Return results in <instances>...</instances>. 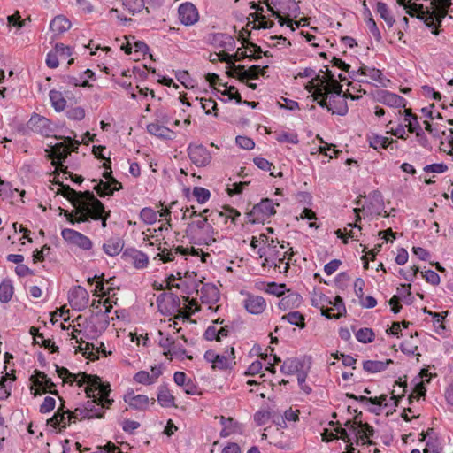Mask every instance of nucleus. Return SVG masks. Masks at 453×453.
Instances as JSON below:
<instances>
[{
    "label": "nucleus",
    "instance_id": "7c9ffc66",
    "mask_svg": "<svg viewBox=\"0 0 453 453\" xmlns=\"http://www.w3.org/2000/svg\"><path fill=\"white\" fill-rule=\"evenodd\" d=\"M13 296V286L11 280H3L0 284V301L8 303Z\"/></svg>",
    "mask_w": 453,
    "mask_h": 453
},
{
    "label": "nucleus",
    "instance_id": "72a5a7b5",
    "mask_svg": "<svg viewBox=\"0 0 453 453\" xmlns=\"http://www.w3.org/2000/svg\"><path fill=\"white\" fill-rule=\"evenodd\" d=\"M282 319L288 320L290 324L300 328L305 326L304 317L299 311H291L282 317Z\"/></svg>",
    "mask_w": 453,
    "mask_h": 453
},
{
    "label": "nucleus",
    "instance_id": "774afa93",
    "mask_svg": "<svg viewBox=\"0 0 453 453\" xmlns=\"http://www.w3.org/2000/svg\"><path fill=\"white\" fill-rule=\"evenodd\" d=\"M341 264L340 260L334 259L324 266V271L327 275H331L338 269Z\"/></svg>",
    "mask_w": 453,
    "mask_h": 453
},
{
    "label": "nucleus",
    "instance_id": "c756f323",
    "mask_svg": "<svg viewBox=\"0 0 453 453\" xmlns=\"http://www.w3.org/2000/svg\"><path fill=\"white\" fill-rule=\"evenodd\" d=\"M49 96L51 104L57 111H61L65 108L66 101L61 92L50 90Z\"/></svg>",
    "mask_w": 453,
    "mask_h": 453
},
{
    "label": "nucleus",
    "instance_id": "c03bdc74",
    "mask_svg": "<svg viewBox=\"0 0 453 453\" xmlns=\"http://www.w3.org/2000/svg\"><path fill=\"white\" fill-rule=\"evenodd\" d=\"M68 119L73 120H81L85 117V111L81 107H74L67 111Z\"/></svg>",
    "mask_w": 453,
    "mask_h": 453
},
{
    "label": "nucleus",
    "instance_id": "0eeeda50",
    "mask_svg": "<svg viewBox=\"0 0 453 453\" xmlns=\"http://www.w3.org/2000/svg\"><path fill=\"white\" fill-rule=\"evenodd\" d=\"M72 143L71 138H67L64 142L56 143L51 148L50 157L53 159L52 164L56 167V171L63 170L65 167L62 164V160L65 159L67 156L70 154V147L69 145Z\"/></svg>",
    "mask_w": 453,
    "mask_h": 453
},
{
    "label": "nucleus",
    "instance_id": "de8ad7c7",
    "mask_svg": "<svg viewBox=\"0 0 453 453\" xmlns=\"http://www.w3.org/2000/svg\"><path fill=\"white\" fill-rule=\"evenodd\" d=\"M333 114H337L340 116H344L348 112V105L345 100H341L337 102L334 106H332V110L330 111Z\"/></svg>",
    "mask_w": 453,
    "mask_h": 453
},
{
    "label": "nucleus",
    "instance_id": "a19ab883",
    "mask_svg": "<svg viewBox=\"0 0 453 453\" xmlns=\"http://www.w3.org/2000/svg\"><path fill=\"white\" fill-rule=\"evenodd\" d=\"M193 196L196 198L199 203H204L209 200L211 193L204 188L196 187L193 189Z\"/></svg>",
    "mask_w": 453,
    "mask_h": 453
},
{
    "label": "nucleus",
    "instance_id": "69168bd1",
    "mask_svg": "<svg viewBox=\"0 0 453 453\" xmlns=\"http://www.w3.org/2000/svg\"><path fill=\"white\" fill-rule=\"evenodd\" d=\"M94 453H122V451L112 442H108L104 447H100L99 450Z\"/></svg>",
    "mask_w": 453,
    "mask_h": 453
},
{
    "label": "nucleus",
    "instance_id": "79ce46f5",
    "mask_svg": "<svg viewBox=\"0 0 453 453\" xmlns=\"http://www.w3.org/2000/svg\"><path fill=\"white\" fill-rule=\"evenodd\" d=\"M134 264L136 268H144L148 265V257L140 251H135L133 255Z\"/></svg>",
    "mask_w": 453,
    "mask_h": 453
},
{
    "label": "nucleus",
    "instance_id": "aec40b11",
    "mask_svg": "<svg viewBox=\"0 0 453 453\" xmlns=\"http://www.w3.org/2000/svg\"><path fill=\"white\" fill-rule=\"evenodd\" d=\"M345 426H347L355 434L357 444H359V442H362L363 444L367 443V441H365L366 435L364 433V423L361 421L358 422L357 418H355L354 421L348 420L345 423Z\"/></svg>",
    "mask_w": 453,
    "mask_h": 453
},
{
    "label": "nucleus",
    "instance_id": "bb28decb",
    "mask_svg": "<svg viewBox=\"0 0 453 453\" xmlns=\"http://www.w3.org/2000/svg\"><path fill=\"white\" fill-rule=\"evenodd\" d=\"M301 367V363L296 358H287L280 366V372L287 375H291L298 372Z\"/></svg>",
    "mask_w": 453,
    "mask_h": 453
},
{
    "label": "nucleus",
    "instance_id": "9b49d317",
    "mask_svg": "<svg viewBox=\"0 0 453 453\" xmlns=\"http://www.w3.org/2000/svg\"><path fill=\"white\" fill-rule=\"evenodd\" d=\"M69 303L74 309H84L89 300L88 292L81 286L73 288L68 293Z\"/></svg>",
    "mask_w": 453,
    "mask_h": 453
},
{
    "label": "nucleus",
    "instance_id": "bf43d9fd",
    "mask_svg": "<svg viewBox=\"0 0 453 453\" xmlns=\"http://www.w3.org/2000/svg\"><path fill=\"white\" fill-rule=\"evenodd\" d=\"M202 108L205 111L206 114H210L217 109V104L212 99H201Z\"/></svg>",
    "mask_w": 453,
    "mask_h": 453
},
{
    "label": "nucleus",
    "instance_id": "ea45409f",
    "mask_svg": "<svg viewBox=\"0 0 453 453\" xmlns=\"http://www.w3.org/2000/svg\"><path fill=\"white\" fill-rule=\"evenodd\" d=\"M356 338L358 342L363 343L372 342L374 338V333L370 328H361L356 333Z\"/></svg>",
    "mask_w": 453,
    "mask_h": 453
},
{
    "label": "nucleus",
    "instance_id": "58836bf2",
    "mask_svg": "<svg viewBox=\"0 0 453 453\" xmlns=\"http://www.w3.org/2000/svg\"><path fill=\"white\" fill-rule=\"evenodd\" d=\"M156 211L149 207L142 209L140 212V219L147 225H152L157 221Z\"/></svg>",
    "mask_w": 453,
    "mask_h": 453
},
{
    "label": "nucleus",
    "instance_id": "13d9d810",
    "mask_svg": "<svg viewBox=\"0 0 453 453\" xmlns=\"http://www.w3.org/2000/svg\"><path fill=\"white\" fill-rule=\"evenodd\" d=\"M387 397L388 396L386 395H381L379 397L359 396V401L360 402H369L372 404L381 406L384 403V402L387 401Z\"/></svg>",
    "mask_w": 453,
    "mask_h": 453
},
{
    "label": "nucleus",
    "instance_id": "9d476101",
    "mask_svg": "<svg viewBox=\"0 0 453 453\" xmlns=\"http://www.w3.org/2000/svg\"><path fill=\"white\" fill-rule=\"evenodd\" d=\"M375 101L394 108H405L406 100L399 95L388 90H380L374 96Z\"/></svg>",
    "mask_w": 453,
    "mask_h": 453
},
{
    "label": "nucleus",
    "instance_id": "423d86ee",
    "mask_svg": "<svg viewBox=\"0 0 453 453\" xmlns=\"http://www.w3.org/2000/svg\"><path fill=\"white\" fill-rule=\"evenodd\" d=\"M124 401L128 406L136 411H146L150 404H154L155 399L149 398L145 395L135 394V392L131 389L128 390L124 395Z\"/></svg>",
    "mask_w": 453,
    "mask_h": 453
},
{
    "label": "nucleus",
    "instance_id": "5701e85b",
    "mask_svg": "<svg viewBox=\"0 0 453 453\" xmlns=\"http://www.w3.org/2000/svg\"><path fill=\"white\" fill-rule=\"evenodd\" d=\"M147 131L157 137L162 139H171L173 131L168 127L159 125L158 123H150L147 126Z\"/></svg>",
    "mask_w": 453,
    "mask_h": 453
},
{
    "label": "nucleus",
    "instance_id": "4be33fe9",
    "mask_svg": "<svg viewBox=\"0 0 453 453\" xmlns=\"http://www.w3.org/2000/svg\"><path fill=\"white\" fill-rule=\"evenodd\" d=\"M124 247V242L119 237H113L109 239L104 245L103 250L104 251L111 256H116L119 254V252L122 250Z\"/></svg>",
    "mask_w": 453,
    "mask_h": 453
},
{
    "label": "nucleus",
    "instance_id": "473e14b6",
    "mask_svg": "<svg viewBox=\"0 0 453 453\" xmlns=\"http://www.w3.org/2000/svg\"><path fill=\"white\" fill-rule=\"evenodd\" d=\"M157 401L162 406L169 407L173 404L174 397L166 388L161 387L157 394Z\"/></svg>",
    "mask_w": 453,
    "mask_h": 453
},
{
    "label": "nucleus",
    "instance_id": "5fc2aeb1",
    "mask_svg": "<svg viewBox=\"0 0 453 453\" xmlns=\"http://www.w3.org/2000/svg\"><path fill=\"white\" fill-rule=\"evenodd\" d=\"M448 170V166L445 164L440 163V164H432L426 165L424 167V171L426 173H441Z\"/></svg>",
    "mask_w": 453,
    "mask_h": 453
},
{
    "label": "nucleus",
    "instance_id": "c85d7f7f",
    "mask_svg": "<svg viewBox=\"0 0 453 453\" xmlns=\"http://www.w3.org/2000/svg\"><path fill=\"white\" fill-rule=\"evenodd\" d=\"M357 73H360L361 75L368 76L372 80L378 81L379 83L384 86V78L380 70L376 68H370L367 66H361L359 67Z\"/></svg>",
    "mask_w": 453,
    "mask_h": 453
},
{
    "label": "nucleus",
    "instance_id": "37998d69",
    "mask_svg": "<svg viewBox=\"0 0 453 453\" xmlns=\"http://www.w3.org/2000/svg\"><path fill=\"white\" fill-rule=\"evenodd\" d=\"M54 50L62 59H66L72 55L71 48L65 46L63 43H56Z\"/></svg>",
    "mask_w": 453,
    "mask_h": 453
},
{
    "label": "nucleus",
    "instance_id": "6e6d98bb",
    "mask_svg": "<svg viewBox=\"0 0 453 453\" xmlns=\"http://www.w3.org/2000/svg\"><path fill=\"white\" fill-rule=\"evenodd\" d=\"M277 140L280 142H288L292 144L298 143V137L296 134L281 133L278 135Z\"/></svg>",
    "mask_w": 453,
    "mask_h": 453
},
{
    "label": "nucleus",
    "instance_id": "052dcab7",
    "mask_svg": "<svg viewBox=\"0 0 453 453\" xmlns=\"http://www.w3.org/2000/svg\"><path fill=\"white\" fill-rule=\"evenodd\" d=\"M58 56L57 55V53L55 52V50H50L48 54H47V58H46V65H48V67L50 68H56L58 66Z\"/></svg>",
    "mask_w": 453,
    "mask_h": 453
},
{
    "label": "nucleus",
    "instance_id": "09e8293b",
    "mask_svg": "<svg viewBox=\"0 0 453 453\" xmlns=\"http://www.w3.org/2000/svg\"><path fill=\"white\" fill-rule=\"evenodd\" d=\"M366 25L369 28L370 33L372 35V36L375 38V40L378 42L380 41L381 40L380 32L378 28V26H377L375 20L372 17H370L366 20Z\"/></svg>",
    "mask_w": 453,
    "mask_h": 453
},
{
    "label": "nucleus",
    "instance_id": "7ed1b4c3",
    "mask_svg": "<svg viewBox=\"0 0 453 453\" xmlns=\"http://www.w3.org/2000/svg\"><path fill=\"white\" fill-rule=\"evenodd\" d=\"M397 3L407 10L409 15L413 16L414 12H417L418 18L423 20L435 35L439 34L438 27L441 19L446 17L448 9L451 5V0H432L434 10L424 11L422 4H411V0H397Z\"/></svg>",
    "mask_w": 453,
    "mask_h": 453
},
{
    "label": "nucleus",
    "instance_id": "ddd939ff",
    "mask_svg": "<svg viewBox=\"0 0 453 453\" xmlns=\"http://www.w3.org/2000/svg\"><path fill=\"white\" fill-rule=\"evenodd\" d=\"M178 12L180 22L185 26H191L198 21V11L191 3L187 2L181 4L178 9Z\"/></svg>",
    "mask_w": 453,
    "mask_h": 453
},
{
    "label": "nucleus",
    "instance_id": "49530a36",
    "mask_svg": "<svg viewBox=\"0 0 453 453\" xmlns=\"http://www.w3.org/2000/svg\"><path fill=\"white\" fill-rule=\"evenodd\" d=\"M236 144L244 150H251L255 146V142L252 139L247 137V136H237L235 139Z\"/></svg>",
    "mask_w": 453,
    "mask_h": 453
},
{
    "label": "nucleus",
    "instance_id": "4468645a",
    "mask_svg": "<svg viewBox=\"0 0 453 453\" xmlns=\"http://www.w3.org/2000/svg\"><path fill=\"white\" fill-rule=\"evenodd\" d=\"M243 305L248 312L255 315L261 314L266 308V302L264 297L247 294Z\"/></svg>",
    "mask_w": 453,
    "mask_h": 453
},
{
    "label": "nucleus",
    "instance_id": "e433bc0d",
    "mask_svg": "<svg viewBox=\"0 0 453 453\" xmlns=\"http://www.w3.org/2000/svg\"><path fill=\"white\" fill-rule=\"evenodd\" d=\"M143 0H122V5L132 15L140 12L143 7Z\"/></svg>",
    "mask_w": 453,
    "mask_h": 453
},
{
    "label": "nucleus",
    "instance_id": "f3484780",
    "mask_svg": "<svg viewBox=\"0 0 453 453\" xmlns=\"http://www.w3.org/2000/svg\"><path fill=\"white\" fill-rule=\"evenodd\" d=\"M219 420L223 426L220 431L221 437H227L234 434L242 433V426L234 421L232 418H225L224 416H221Z\"/></svg>",
    "mask_w": 453,
    "mask_h": 453
},
{
    "label": "nucleus",
    "instance_id": "6ab92c4d",
    "mask_svg": "<svg viewBox=\"0 0 453 453\" xmlns=\"http://www.w3.org/2000/svg\"><path fill=\"white\" fill-rule=\"evenodd\" d=\"M259 74L263 75L262 70L259 65H252L249 68V70H245L244 65H234L233 73H230L231 76L238 75L241 80L245 79H257Z\"/></svg>",
    "mask_w": 453,
    "mask_h": 453
},
{
    "label": "nucleus",
    "instance_id": "603ef678",
    "mask_svg": "<svg viewBox=\"0 0 453 453\" xmlns=\"http://www.w3.org/2000/svg\"><path fill=\"white\" fill-rule=\"evenodd\" d=\"M56 404V401L53 397L47 396L44 398L43 403L40 406V412L48 413L51 411Z\"/></svg>",
    "mask_w": 453,
    "mask_h": 453
},
{
    "label": "nucleus",
    "instance_id": "2f4dec72",
    "mask_svg": "<svg viewBox=\"0 0 453 453\" xmlns=\"http://www.w3.org/2000/svg\"><path fill=\"white\" fill-rule=\"evenodd\" d=\"M327 78L328 81L326 83V88L327 91V94L334 93L336 95H341L342 92V85L334 79V75L327 70Z\"/></svg>",
    "mask_w": 453,
    "mask_h": 453
},
{
    "label": "nucleus",
    "instance_id": "2eb2a0df",
    "mask_svg": "<svg viewBox=\"0 0 453 453\" xmlns=\"http://www.w3.org/2000/svg\"><path fill=\"white\" fill-rule=\"evenodd\" d=\"M197 292L200 293V299L204 303H216L219 300V290L213 284H203Z\"/></svg>",
    "mask_w": 453,
    "mask_h": 453
},
{
    "label": "nucleus",
    "instance_id": "e2e57ef3",
    "mask_svg": "<svg viewBox=\"0 0 453 453\" xmlns=\"http://www.w3.org/2000/svg\"><path fill=\"white\" fill-rule=\"evenodd\" d=\"M216 358V362L214 365H212L213 368H219V369H226L230 365V360L225 357L218 355Z\"/></svg>",
    "mask_w": 453,
    "mask_h": 453
},
{
    "label": "nucleus",
    "instance_id": "a211bd4d",
    "mask_svg": "<svg viewBox=\"0 0 453 453\" xmlns=\"http://www.w3.org/2000/svg\"><path fill=\"white\" fill-rule=\"evenodd\" d=\"M122 184L119 182L115 178L111 181H103L94 187V189L101 196H111L114 191L122 189Z\"/></svg>",
    "mask_w": 453,
    "mask_h": 453
},
{
    "label": "nucleus",
    "instance_id": "4d7b16f0",
    "mask_svg": "<svg viewBox=\"0 0 453 453\" xmlns=\"http://www.w3.org/2000/svg\"><path fill=\"white\" fill-rule=\"evenodd\" d=\"M253 161L254 164L261 170L271 171L272 168H274L273 164L264 157H257Z\"/></svg>",
    "mask_w": 453,
    "mask_h": 453
},
{
    "label": "nucleus",
    "instance_id": "6e6552de",
    "mask_svg": "<svg viewBox=\"0 0 453 453\" xmlns=\"http://www.w3.org/2000/svg\"><path fill=\"white\" fill-rule=\"evenodd\" d=\"M188 153L191 162L199 167L209 165L211 160L210 152L201 144H190Z\"/></svg>",
    "mask_w": 453,
    "mask_h": 453
},
{
    "label": "nucleus",
    "instance_id": "b1692460",
    "mask_svg": "<svg viewBox=\"0 0 453 453\" xmlns=\"http://www.w3.org/2000/svg\"><path fill=\"white\" fill-rule=\"evenodd\" d=\"M71 422L68 420V414L66 411H64V406L59 407L55 415L48 420V424L52 426L66 427Z\"/></svg>",
    "mask_w": 453,
    "mask_h": 453
},
{
    "label": "nucleus",
    "instance_id": "0e129e2a",
    "mask_svg": "<svg viewBox=\"0 0 453 453\" xmlns=\"http://www.w3.org/2000/svg\"><path fill=\"white\" fill-rule=\"evenodd\" d=\"M208 217L205 216L202 219L196 222V226L198 229L206 230V233H213V228L211 224L208 223Z\"/></svg>",
    "mask_w": 453,
    "mask_h": 453
},
{
    "label": "nucleus",
    "instance_id": "393cba45",
    "mask_svg": "<svg viewBox=\"0 0 453 453\" xmlns=\"http://www.w3.org/2000/svg\"><path fill=\"white\" fill-rule=\"evenodd\" d=\"M391 359H387L385 362L367 360L363 363V368L365 371L374 373L384 371L389 364H392Z\"/></svg>",
    "mask_w": 453,
    "mask_h": 453
},
{
    "label": "nucleus",
    "instance_id": "f03ea898",
    "mask_svg": "<svg viewBox=\"0 0 453 453\" xmlns=\"http://www.w3.org/2000/svg\"><path fill=\"white\" fill-rule=\"evenodd\" d=\"M61 189L57 194L62 195L71 202L75 210L72 212L59 208L60 214H64L67 220L74 224L87 222L91 218L95 220L101 219L102 226L106 227L107 219L110 217V211L105 212L104 205L90 191H76L68 185L58 183Z\"/></svg>",
    "mask_w": 453,
    "mask_h": 453
},
{
    "label": "nucleus",
    "instance_id": "f8f14e48",
    "mask_svg": "<svg viewBox=\"0 0 453 453\" xmlns=\"http://www.w3.org/2000/svg\"><path fill=\"white\" fill-rule=\"evenodd\" d=\"M27 125L32 131L43 136H50L53 133L50 121L45 117L40 116L38 114L33 115L30 118Z\"/></svg>",
    "mask_w": 453,
    "mask_h": 453
},
{
    "label": "nucleus",
    "instance_id": "3c124183",
    "mask_svg": "<svg viewBox=\"0 0 453 453\" xmlns=\"http://www.w3.org/2000/svg\"><path fill=\"white\" fill-rule=\"evenodd\" d=\"M134 380L138 383L144 384V385H150L152 384V380L150 375V372L146 371H140L138 372L134 377Z\"/></svg>",
    "mask_w": 453,
    "mask_h": 453
},
{
    "label": "nucleus",
    "instance_id": "f704fd0d",
    "mask_svg": "<svg viewBox=\"0 0 453 453\" xmlns=\"http://www.w3.org/2000/svg\"><path fill=\"white\" fill-rule=\"evenodd\" d=\"M159 335L161 336L159 339V345L165 350L164 355L167 356L176 353L174 350V341L168 336H164L162 332H159Z\"/></svg>",
    "mask_w": 453,
    "mask_h": 453
},
{
    "label": "nucleus",
    "instance_id": "864d4df0",
    "mask_svg": "<svg viewBox=\"0 0 453 453\" xmlns=\"http://www.w3.org/2000/svg\"><path fill=\"white\" fill-rule=\"evenodd\" d=\"M422 276L426 279L427 282L431 283L434 286H436L440 283V276L434 271L427 270L426 272H422Z\"/></svg>",
    "mask_w": 453,
    "mask_h": 453
},
{
    "label": "nucleus",
    "instance_id": "20e7f679",
    "mask_svg": "<svg viewBox=\"0 0 453 453\" xmlns=\"http://www.w3.org/2000/svg\"><path fill=\"white\" fill-rule=\"evenodd\" d=\"M276 213L274 205L271 199H263L259 203L253 206L247 213L248 222L256 224L263 222L265 219Z\"/></svg>",
    "mask_w": 453,
    "mask_h": 453
},
{
    "label": "nucleus",
    "instance_id": "8fccbe9b",
    "mask_svg": "<svg viewBox=\"0 0 453 453\" xmlns=\"http://www.w3.org/2000/svg\"><path fill=\"white\" fill-rule=\"evenodd\" d=\"M140 426L139 422L131 419H125L121 423L123 431L128 434H133Z\"/></svg>",
    "mask_w": 453,
    "mask_h": 453
},
{
    "label": "nucleus",
    "instance_id": "c9c22d12",
    "mask_svg": "<svg viewBox=\"0 0 453 453\" xmlns=\"http://www.w3.org/2000/svg\"><path fill=\"white\" fill-rule=\"evenodd\" d=\"M393 141H389L388 138L378 134H372V136L369 137V142L371 147L376 150L381 148L385 149Z\"/></svg>",
    "mask_w": 453,
    "mask_h": 453
},
{
    "label": "nucleus",
    "instance_id": "f257e3e1",
    "mask_svg": "<svg viewBox=\"0 0 453 453\" xmlns=\"http://www.w3.org/2000/svg\"><path fill=\"white\" fill-rule=\"evenodd\" d=\"M58 377L63 379L64 383L76 381L81 387L88 384L85 389L86 395L90 400H88L83 405L88 415V419L102 418L104 414V408H109L112 400L109 398L110 386L104 385L101 379L96 375H88L86 373L73 374L68 369L56 365Z\"/></svg>",
    "mask_w": 453,
    "mask_h": 453
},
{
    "label": "nucleus",
    "instance_id": "1a4fd4ad",
    "mask_svg": "<svg viewBox=\"0 0 453 453\" xmlns=\"http://www.w3.org/2000/svg\"><path fill=\"white\" fill-rule=\"evenodd\" d=\"M61 235L66 242L76 245L84 250H88L92 248L91 240L78 231L65 228L62 230Z\"/></svg>",
    "mask_w": 453,
    "mask_h": 453
},
{
    "label": "nucleus",
    "instance_id": "a878e982",
    "mask_svg": "<svg viewBox=\"0 0 453 453\" xmlns=\"http://www.w3.org/2000/svg\"><path fill=\"white\" fill-rule=\"evenodd\" d=\"M34 385L37 388L35 392V395L47 392L52 395H58V391L54 389L55 384L51 381L50 379H48L45 381L40 380L39 379H35L34 380Z\"/></svg>",
    "mask_w": 453,
    "mask_h": 453
},
{
    "label": "nucleus",
    "instance_id": "a18cd8bd",
    "mask_svg": "<svg viewBox=\"0 0 453 453\" xmlns=\"http://www.w3.org/2000/svg\"><path fill=\"white\" fill-rule=\"evenodd\" d=\"M285 290V285L284 284H277L275 282H272L267 284V287L265 288V291L268 294H272L277 296H280Z\"/></svg>",
    "mask_w": 453,
    "mask_h": 453
},
{
    "label": "nucleus",
    "instance_id": "4c0bfd02",
    "mask_svg": "<svg viewBox=\"0 0 453 453\" xmlns=\"http://www.w3.org/2000/svg\"><path fill=\"white\" fill-rule=\"evenodd\" d=\"M66 412L68 414L69 422H75L76 420H81L84 418L88 419V415L85 410L84 405L77 407L73 411L67 410Z\"/></svg>",
    "mask_w": 453,
    "mask_h": 453
},
{
    "label": "nucleus",
    "instance_id": "dca6fc26",
    "mask_svg": "<svg viewBox=\"0 0 453 453\" xmlns=\"http://www.w3.org/2000/svg\"><path fill=\"white\" fill-rule=\"evenodd\" d=\"M326 80L325 77H320L319 75H317L316 78L311 81V84L306 86V89H308L310 92L312 89H314L312 96L315 101L328 96L326 88Z\"/></svg>",
    "mask_w": 453,
    "mask_h": 453
},
{
    "label": "nucleus",
    "instance_id": "338daca9",
    "mask_svg": "<svg viewBox=\"0 0 453 453\" xmlns=\"http://www.w3.org/2000/svg\"><path fill=\"white\" fill-rule=\"evenodd\" d=\"M182 387L185 393L188 395H194L200 394L198 388L193 383L191 380H188Z\"/></svg>",
    "mask_w": 453,
    "mask_h": 453
},
{
    "label": "nucleus",
    "instance_id": "680f3d73",
    "mask_svg": "<svg viewBox=\"0 0 453 453\" xmlns=\"http://www.w3.org/2000/svg\"><path fill=\"white\" fill-rule=\"evenodd\" d=\"M344 232L350 238H357L361 232V226L357 224H349L348 227L344 228Z\"/></svg>",
    "mask_w": 453,
    "mask_h": 453
},
{
    "label": "nucleus",
    "instance_id": "412c9836",
    "mask_svg": "<svg viewBox=\"0 0 453 453\" xmlns=\"http://www.w3.org/2000/svg\"><path fill=\"white\" fill-rule=\"evenodd\" d=\"M70 27L71 22L62 15L55 17L50 24V28L55 35H62L69 30Z\"/></svg>",
    "mask_w": 453,
    "mask_h": 453
},
{
    "label": "nucleus",
    "instance_id": "39448f33",
    "mask_svg": "<svg viewBox=\"0 0 453 453\" xmlns=\"http://www.w3.org/2000/svg\"><path fill=\"white\" fill-rule=\"evenodd\" d=\"M261 3L267 6L268 11L272 12V16L278 19L280 26L286 23L281 13L286 14L297 8L295 0H264Z\"/></svg>",
    "mask_w": 453,
    "mask_h": 453
},
{
    "label": "nucleus",
    "instance_id": "cd10ccee",
    "mask_svg": "<svg viewBox=\"0 0 453 453\" xmlns=\"http://www.w3.org/2000/svg\"><path fill=\"white\" fill-rule=\"evenodd\" d=\"M377 12L380 17L386 22L388 27H392L395 24V19L391 15L390 11L388 8V5L385 3L379 2L377 4Z\"/></svg>",
    "mask_w": 453,
    "mask_h": 453
}]
</instances>
